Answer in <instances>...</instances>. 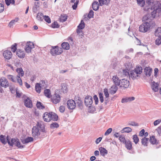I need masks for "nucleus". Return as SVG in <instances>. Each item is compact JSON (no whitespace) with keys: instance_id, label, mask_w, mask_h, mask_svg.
Listing matches in <instances>:
<instances>
[{"instance_id":"nucleus-1","label":"nucleus","mask_w":161,"mask_h":161,"mask_svg":"<svg viewBox=\"0 0 161 161\" xmlns=\"http://www.w3.org/2000/svg\"><path fill=\"white\" fill-rule=\"evenodd\" d=\"M146 3L149 6V8H146L145 10L150 11V10H153L151 12V15L153 18L158 17L161 14V4L157 1L154 0H147Z\"/></svg>"},{"instance_id":"nucleus-2","label":"nucleus","mask_w":161,"mask_h":161,"mask_svg":"<svg viewBox=\"0 0 161 161\" xmlns=\"http://www.w3.org/2000/svg\"><path fill=\"white\" fill-rule=\"evenodd\" d=\"M6 140L8 144L10 146H13L14 144L16 146L19 148H22L25 147V146L21 145L19 139L17 138H12L7 136L6 137Z\"/></svg>"},{"instance_id":"nucleus-3","label":"nucleus","mask_w":161,"mask_h":161,"mask_svg":"<svg viewBox=\"0 0 161 161\" xmlns=\"http://www.w3.org/2000/svg\"><path fill=\"white\" fill-rule=\"evenodd\" d=\"M31 134L35 140L41 139L42 138L45 137L44 133L42 134L39 131V129L36 126H34L32 129Z\"/></svg>"},{"instance_id":"nucleus-4","label":"nucleus","mask_w":161,"mask_h":161,"mask_svg":"<svg viewBox=\"0 0 161 161\" xmlns=\"http://www.w3.org/2000/svg\"><path fill=\"white\" fill-rule=\"evenodd\" d=\"M151 24L149 22H143L139 27V31L140 32L145 33L149 30L151 27Z\"/></svg>"},{"instance_id":"nucleus-5","label":"nucleus","mask_w":161,"mask_h":161,"mask_svg":"<svg viewBox=\"0 0 161 161\" xmlns=\"http://www.w3.org/2000/svg\"><path fill=\"white\" fill-rule=\"evenodd\" d=\"M52 48L50 51V53L53 56L61 54L63 52L62 48L58 46H52Z\"/></svg>"},{"instance_id":"nucleus-6","label":"nucleus","mask_w":161,"mask_h":161,"mask_svg":"<svg viewBox=\"0 0 161 161\" xmlns=\"http://www.w3.org/2000/svg\"><path fill=\"white\" fill-rule=\"evenodd\" d=\"M36 126L39 129V130H40V132L42 134L44 133V135L46 136V133L47 131L45 129V125L42 122H37Z\"/></svg>"},{"instance_id":"nucleus-7","label":"nucleus","mask_w":161,"mask_h":161,"mask_svg":"<svg viewBox=\"0 0 161 161\" xmlns=\"http://www.w3.org/2000/svg\"><path fill=\"white\" fill-rule=\"evenodd\" d=\"M34 47V45L33 42L30 41L26 43L25 50L27 53H29L31 52V49Z\"/></svg>"},{"instance_id":"nucleus-8","label":"nucleus","mask_w":161,"mask_h":161,"mask_svg":"<svg viewBox=\"0 0 161 161\" xmlns=\"http://www.w3.org/2000/svg\"><path fill=\"white\" fill-rule=\"evenodd\" d=\"M84 103L86 107H88L90 105H92L93 103L92 97L89 95L86 96L85 98Z\"/></svg>"},{"instance_id":"nucleus-9","label":"nucleus","mask_w":161,"mask_h":161,"mask_svg":"<svg viewBox=\"0 0 161 161\" xmlns=\"http://www.w3.org/2000/svg\"><path fill=\"white\" fill-rule=\"evenodd\" d=\"M52 101V102L56 104L60 102L61 98L60 95L57 93H55L51 98Z\"/></svg>"},{"instance_id":"nucleus-10","label":"nucleus","mask_w":161,"mask_h":161,"mask_svg":"<svg viewBox=\"0 0 161 161\" xmlns=\"http://www.w3.org/2000/svg\"><path fill=\"white\" fill-rule=\"evenodd\" d=\"M68 108L70 109H74L76 107V103L73 100H69L67 102Z\"/></svg>"},{"instance_id":"nucleus-11","label":"nucleus","mask_w":161,"mask_h":161,"mask_svg":"<svg viewBox=\"0 0 161 161\" xmlns=\"http://www.w3.org/2000/svg\"><path fill=\"white\" fill-rule=\"evenodd\" d=\"M130 85L129 81L125 80V79H122L120 81V87H123L125 88H128Z\"/></svg>"},{"instance_id":"nucleus-12","label":"nucleus","mask_w":161,"mask_h":161,"mask_svg":"<svg viewBox=\"0 0 161 161\" xmlns=\"http://www.w3.org/2000/svg\"><path fill=\"white\" fill-rule=\"evenodd\" d=\"M75 102L76 103L78 108L82 109L83 108V103L82 101L80 99V98L79 97H75Z\"/></svg>"},{"instance_id":"nucleus-13","label":"nucleus","mask_w":161,"mask_h":161,"mask_svg":"<svg viewBox=\"0 0 161 161\" xmlns=\"http://www.w3.org/2000/svg\"><path fill=\"white\" fill-rule=\"evenodd\" d=\"M1 86L6 88L9 86V83L7 80L4 77H2L0 79Z\"/></svg>"},{"instance_id":"nucleus-14","label":"nucleus","mask_w":161,"mask_h":161,"mask_svg":"<svg viewBox=\"0 0 161 161\" xmlns=\"http://www.w3.org/2000/svg\"><path fill=\"white\" fill-rule=\"evenodd\" d=\"M125 145V147L126 148L129 150H131V152H130L131 153H134L135 152L132 150V145L131 142L129 140H126L124 143Z\"/></svg>"},{"instance_id":"nucleus-15","label":"nucleus","mask_w":161,"mask_h":161,"mask_svg":"<svg viewBox=\"0 0 161 161\" xmlns=\"http://www.w3.org/2000/svg\"><path fill=\"white\" fill-rule=\"evenodd\" d=\"M24 105L28 108H31L33 107V105L32 101L27 97V98L25 100Z\"/></svg>"},{"instance_id":"nucleus-16","label":"nucleus","mask_w":161,"mask_h":161,"mask_svg":"<svg viewBox=\"0 0 161 161\" xmlns=\"http://www.w3.org/2000/svg\"><path fill=\"white\" fill-rule=\"evenodd\" d=\"M34 138L28 136L25 139L22 138L20 139L21 142L24 144H26L30 142H32Z\"/></svg>"},{"instance_id":"nucleus-17","label":"nucleus","mask_w":161,"mask_h":161,"mask_svg":"<svg viewBox=\"0 0 161 161\" xmlns=\"http://www.w3.org/2000/svg\"><path fill=\"white\" fill-rule=\"evenodd\" d=\"M3 55L5 58L9 59L11 58L12 53L10 51L6 50L3 52Z\"/></svg>"},{"instance_id":"nucleus-18","label":"nucleus","mask_w":161,"mask_h":161,"mask_svg":"<svg viewBox=\"0 0 161 161\" xmlns=\"http://www.w3.org/2000/svg\"><path fill=\"white\" fill-rule=\"evenodd\" d=\"M113 82L116 86H119L120 85L121 80L119 79V78L116 75L113 76L112 78Z\"/></svg>"},{"instance_id":"nucleus-19","label":"nucleus","mask_w":161,"mask_h":161,"mask_svg":"<svg viewBox=\"0 0 161 161\" xmlns=\"http://www.w3.org/2000/svg\"><path fill=\"white\" fill-rule=\"evenodd\" d=\"M50 112H45L43 116V118L44 120L46 122H49L50 121Z\"/></svg>"},{"instance_id":"nucleus-20","label":"nucleus","mask_w":161,"mask_h":161,"mask_svg":"<svg viewBox=\"0 0 161 161\" xmlns=\"http://www.w3.org/2000/svg\"><path fill=\"white\" fill-rule=\"evenodd\" d=\"M50 121L53 120L54 121H57L58 119V116L55 113L53 112H50Z\"/></svg>"},{"instance_id":"nucleus-21","label":"nucleus","mask_w":161,"mask_h":161,"mask_svg":"<svg viewBox=\"0 0 161 161\" xmlns=\"http://www.w3.org/2000/svg\"><path fill=\"white\" fill-rule=\"evenodd\" d=\"M152 69L150 67H146L144 69V73L147 76H150L152 72Z\"/></svg>"},{"instance_id":"nucleus-22","label":"nucleus","mask_w":161,"mask_h":161,"mask_svg":"<svg viewBox=\"0 0 161 161\" xmlns=\"http://www.w3.org/2000/svg\"><path fill=\"white\" fill-rule=\"evenodd\" d=\"M16 54L20 58H23L25 56L24 51L20 49L17 50Z\"/></svg>"},{"instance_id":"nucleus-23","label":"nucleus","mask_w":161,"mask_h":161,"mask_svg":"<svg viewBox=\"0 0 161 161\" xmlns=\"http://www.w3.org/2000/svg\"><path fill=\"white\" fill-rule=\"evenodd\" d=\"M16 71L18 73L17 77L20 78V76L22 77L24 75V72L22 68H18L16 69Z\"/></svg>"},{"instance_id":"nucleus-24","label":"nucleus","mask_w":161,"mask_h":161,"mask_svg":"<svg viewBox=\"0 0 161 161\" xmlns=\"http://www.w3.org/2000/svg\"><path fill=\"white\" fill-rule=\"evenodd\" d=\"M118 89L117 86L113 85L109 89V93L111 94H114L116 93Z\"/></svg>"},{"instance_id":"nucleus-25","label":"nucleus","mask_w":161,"mask_h":161,"mask_svg":"<svg viewBox=\"0 0 161 161\" xmlns=\"http://www.w3.org/2000/svg\"><path fill=\"white\" fill-rule=\"evenodd\" d=\"M99 8V5L97 1H94L92 3V8L95 11L98 10Z\"/></svg>"},{"instance_id":"nucleus-26","label":"nucleus","mask_w":161,"mask_h":161,"mask_svg":"<svg viewBox=\"0 0 161 161\" xmlns=\"http://www.w3.org/2000/svg\"><path fill=\"white\" fill-rule=\"evenodd\" d=\"M99 150L100 152V154L103 156H105L108 153V151L103 147H100Z\"/></svg>"},{"instance_id":"nucleus-27","label":"nucleus","mask_w":161,"mask_h":161,"mask_svg":"<svg viewBox=\"0 0 161 161\" xmlns=\"http://www.w3.org/2000/svg\"><path fill=\"white\" fill-rule=\"evenodd\" d=\"M130 77H131V78L133 80H134L136 79H137V77L139 76V75L137 73L136 74L135 73L134 70H132L130 71Z\"/></svg>"},{"instance_id":"nucleus-28","label":"nucleus","mask_w":161,"mask_h":161,"mask_svg":"<svg viewBox=\"0 0 161 161\" xmlns=\"http://www.w3.org/2000/svg\"><path fill=\"white\" fill-rule=\"evenodd\" d=\"M62 48L66 50H68L70 48V45L67 42H63L61 44Z\"/></svg>"},{"instance_id":"nucleus-29","label":"nucleus","mask_w":161,"mask_h":161,"mask_svg":"<svg viewBox=\"0 0 161 161\" xmlns=\"http://www.w3.org/2000/svg\"><path fill=\"white\" fill-rule=\"evenodd\" d=\"M152 85V88L153 90L155 92H157L158 90V85L157 83H156L154 81L153 82Z\"/></svg>"},{"instance_id":"nucleus-30","label":"nucleus","mask_w":161,"mask_h":161,"mask_svg":"<svg viewBox=\"0 0 161 161\" xmlns=\"http://www.w3.org/2000/svg\"><path fill=\"white\" fill-rule=\"evenodd\" d=\"M136 74L137 73L138 75H140L142 73V69L141 66L137 67L134 70Z\"/></svg>"},{"instance_id":"nucleus-31","label":"nucleus","mask_w":161,"mask_h":161,"mask_svg":"<svg viewBox=\"0 0 161 161\" xmlns=\"http://www.w3.org/2000/svg\"><path fill=\"white\" fill-rule=\"evenodd\" d=\"M110 0H98L99 5L102 6L103 5H108L110 2Z\"/></svg>"},{"instance_id":"nucleus-32","label":"nucleus","mask_w":161,"mask_h":161,"mask_svg":"<svg viewBox=\"0 0 161 161\" xmlns=\"http://www.w3.org/2000/svg\"><path fill=\"white\" fill-rule=\"evenodd\" d=\"M149 141L150 143L153 144H157L158 143L156 139L155 138V136H153L150 137Z\"/></svg>"},{"instance_id":"nucleus-33","label":"nucleus","mask_w":161,"mask_h":161,"mask_svg":"<svg viewBox=\"0 0 161 161\" xmlns=\"http://www.w3.org/2000/svg\"><path fill=\"white\" fill-rule=\"evenodd\" d=\"M44 94L45 96L48 98H50L52 97L50 90L49 89H45L44 92Z\"/></svg>"},{"instance_id":"nucleus-34","label":"nucleus","mask_w":161,"mask_h":161,"mask_svg":"<svg viewBox=\"0 0 161 161\" xmlns=\"http://www.w3.org/2000/svg\"><path fill=\"white\" fill-rule=\"evenodd\" d=\"M61 90L63 93H66L68 91V88L66 84L65 83H62L61 84Z\"/></svg>"},{"instance_id":"nucleus-35","label":"nucleus","mask_w":161,"mask_h":161,"mask_svg":"<svg viewBox=\"0 0 161 161\" xmlns=\"http://www.w3.org/2000/svg\"><path fill=\"white\" fill-rule=\"evenodd\" d=\"M68 16L65 14H61L60 17V21L63 22L65 21L67 19Z\"/></svg>"},{"instance_id":"nucleus-36","label":"nucleus","mask_w":161,"mask_h":161,"mask_svg":"<svg viewBox=\"0 0 161 161\" xmlns=\"http://www.w3.org/2000/svg\"><path fill=\"white\" fill-rule=\"evenodd\" d=\"M36 106L37 108L39 109H44L45 108V106L43 105V104L40 102L37 101L36 104Z\"/></svg>"},{"instance_id":"nucleus-37","label":"nucleus","mask_w":161,"mask_h":161,"mask_svg":"<svg viewBox=\"0 0 161 161\" xmlns=\"http://www.w3.org/2000/svg\"><path fill=\"white\" fill-rule=\"evenodd\" d=\"M85 27V23L83 20H81L80 23L77 26V28L79 29H83Z\"/></svg>"},{"instance_id":"nucleus-38","label":"nucleus","mask_w":161,"mask_h":161,"mask_svg":"<svg viewBox=\"0 0 161 161\" xmlns=\"http://www.w3.org/2000/svg\"><path fill=\"white\" fill-rule=\"evenodd\" d=\"M132 130L131 128L129 127H125L124 128L121 130V132L129 133Z\"/></svg>"},{"instance_id":"nucleus-39","label":"nucleus","mask_w":161,"mask_h":161,"mask_svg":"<svg viewBox=\"0 0 161 161\" xmlns=\"http://www.w3.org/2000/svg\"><path fill=\"white\" fill-rule=\"evenodd\" d=\"M148 140V138H147L145 137H144L142 139L141 142L142 144L145 146H147V143Z\"/></svg>"},{"instance_id":"nucleus-40","label":"nucleus","mask_w":161,"mask_h":161,"mask_svg":"<svg viewBox=\"0 0 161 161\" xmlns=\"http://www.w3.org/2000/svg\"><path fill=\"white\" fill-rule=\"evenodd\" d=\"M161 26L158 27L155 30V36H161Z\"/></svg>"},{"instance_id":"nucleus-41","label":"nucleus","mask_w":161,"mask_h":161,"mask_svg":"<svg viewBox=\"0 0 161 161\" xmlns=\"http://www.w3.org/2000/svg\"><path fill=\"white\" fill-rule=\"evenodd\" d=\"M125 65V68L127 70H130L132 67L131 64L130 62H126Z\"/></svg>"},{"instance_id":"nucleus-42","label":"nucleus","mask_w":161,"mask_h":161,"mask_svg":"<svg viewBox=\"0 0 161 161\" xmlns=\"http://www.w3.org/2000/svg\"><path fill=\"white\" fill-rule=\"evenodd\" d=\"M41 86L40 84L39 83H36L35 85V90L38 93H39L41 92Z\"/></svg>"},{"instance_id":"nucleus-43","label":"nucleus","mask_w":161,"mask_h":161,"mask_svg":"<svg viewBox=\"0 0 161 161\" xmlns=\"http://www.w3.org/2000/svg\"><path fill=\"white\" fill-rule=\"evenodd\" d=\"M43 16V14L42 13H38L37 14L36 18L38 20L40 21H42L43 20V19H42Z\"/></svg>"},{"instance_id":"nucleus-44","label":"nucleus","mask_w":161,"mask_h":161,"mask_svg":"<svg viewBox=\"0 0 161 161\" xmlns=\"http://www.w3.org/2000/svg\"><path fill=\"white\" fill-rule=\"evenodd\" d=\"M19 20L18 18H15V19H13L11 21L9 22L8 26L10 27H11L15 22H17Z\"/></svg>"},{"instance_id":"nucleus-45","label":"nucleus","mask_w":161,"mask_h":161,"mask_svg":"<svg viewBox=\"0 0 161 161\" xmlns=\"http://www.w3.org/2000/svg\"><path fill=\"white\" fill-rule=\"evenodd\" d=\"M5 3L7 6H9L10 4H14V0H5Z\"/></svg>"},{"instance_id":"nucleus-46","label":"nucleus","mask_w":161,"mask_h":161,"mask_svg":"<svg viewBox=\"0 0 161 161\" xmlns=\"http://www.w3.org/2000/svg\"><path fill=\"white\" fill-rule=\"evenodd\" d=\"M142 19L143 22H148L150 23L151 21V19H149L146 15L144 16Z\"/></svg>"},{"instance_id":"nucleus-47","label":"nucleus","mask_w":161,"mask_h":161,"mask_svg":"<svg viewBox=\"0 0 161 161\" xmlns=\"http://www.w3.org/2000/svg\"><path fill=\"white\" fill-rule=\"evenodd\" d=\"M158 36V38L155 40V44L156 45H159L161 44V35Z\"/></svg>"},{"instance_id":"nucleus-48","label":"nucleus","mask_w":161,"mask_h":161,"mask_svg":"<svg viewBox=\"0 0 161 161\" xmlns=\"http://www.w3.org/2000/svg\"><path fill=\"white\" fill-rule=\"evenodd\" d=\"M59 127L58 124L56 122H54L51 124L50 125V128L52 129L55 128H58Z\"/></svg>"},{"instance_id":"nucleus-49","label":"nucleus","mask_w":161,"mask_h":161,"mask_svg":"<svg viewBox=\"0 0 161 161\" xmlns=\"http://www.w3.org/2000/svg\"><path fill=\"white\" fill-rule=\"evenodd\" d=\"M133 139L134 141V142L136 144L138 143L139 141V138L138 137L137 135H134L133 136Z\"/></svg>"},{"instance_id":"nucleus-50","label":"nucleus","mask_w":161,"mask_h":161,"mask_svg":"<svg viewBox=\"0 0 161 161\" xmlns=\"http://www.w3.org/2000/svg\"><path fill=\"white\" fill-rule=\"evenodd\" d=\"M138 4L141 7H143L145 3V0H137Z\"/></svg>"},{"instance_id":"nucleus-51","label":"nucleus","mask_w":161,"mask_h":161,"mask_svg":"<svg viewBox=\"0 0 161 161\" xmlns=\"http://www.w3.org/2000/svg\"><path fill=\"white\" fill-rule=\"evenodd\" d=\"M51 27L53 28H58L59 27V25L57 23V22L54 21L52 23L51 25Z\"/></svg>"},{"instance_id":"nucleus-52","label":"nucleus","mask_w":161,"mask_h":161,"mask_svg":"<svg viewBox=\"0 0 161 161\" xmlns=\"http://www.w3.org/2000/svg\"><path fill=\"white\" fill-rule=\"evenodd\" d=\"M0 140L1 142L4 144H6L7 142V141H6L5 139L4 138V136L3 135L0 136Z\"/></svg>"},{"instance_id":"nucleus-53","label":"nucleus","mask_w":161,"mask_h":161,"mask_svg":"<svg viewBox=\"0 0 161 161\" xmlns=\"http://www.w3.org/2000/svg\"><path fill=\"white\" fill-rule=\"evenodd\" d=\"M17 44L16 43H15L14 44L12 45L11 49L13 52L14 53L16 52L17 50Z\"/></svg>"},{"instance_id":"nucleus-54","label":"nucleus","mask_w":161,"mask_h":161,"mask_svg":"<svg viewBox=\"0 0 161 161\" xmlns=\"http://www.w3.org/2000/svg\"><path fill=\"white\" fill-rule=\"evenodd\" d=\"M103 92L106 98H108L109 97V94L108 89L105 88L103 89Z\"/></svg>"},{"instance_id":"nucleus-55","label":"nucleus","mask_w":161,"mask_h":161,"mask_svg":"<svg viewBox=\"0 0 161 161\" xmlns=\"http://www.w3.org/2000/svg\"><path fill=\"white\" fill-rule=\"evenodd\" d=\"M99 97L100 101L101 103H102L104 101L103 97V93L102 92H99Z\"/></svg>"},{"instance_id":"nucleus-56","label":"nucleus","mask_w":161,"mask_h":161,"mask_svg":"<svg viewBox=\"0 0 161 161\" xmlns=\"http://www.w3.org/2000/svg\"><path fill=\"white\" fill-rule=\"evenodd\" d=\"M44 19L45 20L47 23H51V19L48 16H43Z\"/></svg>"},{"instance_id":"nucleus-57","label":"nucleus","mask_w":161,"mask_h":161,"mask_svg":"<svg viewBox=\"0 0 161 161\" xmlns=\"http://www.w3.org/2000/svg\"><path fill=\"white\" fill-rule=\"evenodd\" d=\"M94 12L92 10H91L88 14V17L89 18H93L94 16Z\"/></svg>"},{"instance_id":"nucleus-58","label":"nucleus","mask_w":161,"mask_h":161,"mask_svg":"<svg viewBox=\"0 0 161 161\" xmlns=\"http://www.w3.org/2000/svg\"><path fill=\"white\" fill-rule=\"evenodd\" d=\"M119 140L121 142H122L123 143H125V142L126 141V140H125L124 137L122 135H121L119 136Z\"/></svg>"},{"instance_id":"nucleus-59","label":"nucleus","mask_w":161,"mask_h":161,"mask_svg":"<svg viewBox=\"0 0 161 161\" xmlns=\"http://www.w3.org/2000/svg\"><path fill=\"white\" fill-rule=\"evenodd\" d=\"M129 71L130 70H127L126 69H124L123 71V74L126 76L128 75L130 77V74L129 72Z\"/></svg>"},{"instance_id":"nucleus-60","label":"nucleus","mask_w":161,"mask_h":161,"mask_svg":"<svg viewBox=\"0 0 161 161\" xmlns=\"http://www.w3.org/2000/svg\"><path fill=\"white\" fill-rule=\"evenodd\" d=\"M89 109L90 110L91 112H93L96 111V108L92 105H90L89 106Z\"/></svg>"},{"instance_id":"nucleus-61","label":"nucleus","mask_w":161,"mask_h":161,"mask_svg":"<svg viewBox=\"0 0 161 161\" xmlns=\"http://www.w3.org/2000/svg\"><path fill=\"white\" fill-rule=\"evenodd\" d=\"M112 128H109L104 133V135L105 136H107L108 135L112 132Z\"/></svg>"},{"instance_id":"nucleus-62","label":"nucleus","mask_w":161,"mask_h":161,"mask_svg":"<svg viewBox=\"0 0 161 161\" xmlns=\"http://www.w3.org/2000/svg\"><path fill=\"white\" fill-rule=\"evenodd\" d=\"M8 78L12 81L15 82H16L15 80H14L13 78V76L11 75H8Z\"/></svg>"},{"instance_id":"nucleus-63","label":"nucleus","mask_w":161,"mask_h":161,"mask_svg":"<svg viewBox=\"0 0 161 161\" xmlns=\"http://www.w3.org/2000/svg\"><path fill=\"white\" fill-rule=\"evenodd\" d=\"M161 122V119H157L155 121L153 122V124L154 126H156L159 124Z\"/></svg>"},{"instance_id":"nucleus-64","label":"nucleus","mask_w":161,"mask_h":161,"mask_svg":"<svg viewBox=\"0 0 161 161\" xmlns=\"http://www.w3.org/2000/svg\"><path fill=\"white\" fill-rule=\"evenodd\" d=\"M156 130L158 132V135L159 136L161 135V126L158 127Z\"/></svg>"}]
</instances>
